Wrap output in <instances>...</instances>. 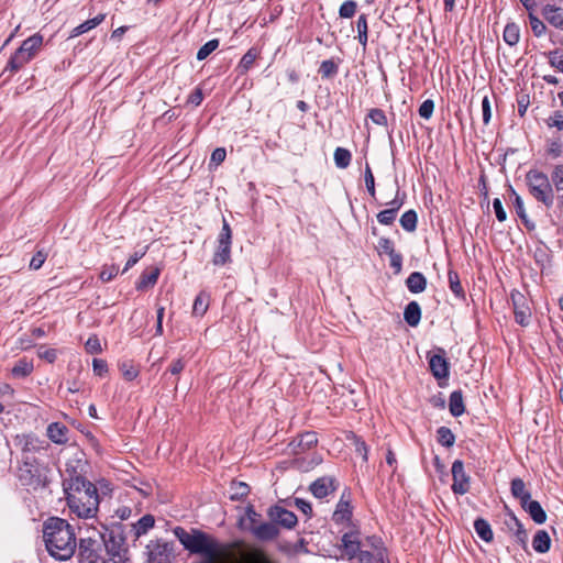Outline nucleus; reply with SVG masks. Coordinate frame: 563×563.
<instances>
[{
    "instance_id": "c03bdc74",
    "label": "nucleus",
    "mask_w": 563,
    "mask_h": 563,
    "mask_svg": "<svg viewBox=\"0 0 563 563\" xmlns=\"http://www.w3.org/2000/svg\"><path fill=\"white\" fill-rule=\"evenodd\" d=\"M357 27V40L358 43L365 48L368 41V25H367V16L365 14H361L356 21Z\"/></svg>"
},
{
    "instance_id": "39448f33",
    "label": "nucleus",
    "mask_w": 563,
    "mask_h": 563,
    "mask_svg": "<svg viewBox=\"0 0 563 563\" xmlns=\"http://www.w3.org/2000/svg\"><path fill=\"white\" fill-rule=\"evenodd\" d=\"M350 530L344 532L341 537V544L339 549L344 558L349 561L358 559L360 563H385L382 555H375L369 551L362 550L361 531L356 525H351Z\"/></svg>"
},
{
    "instance_id": "13d9d810",
    "label": "nucleus",
    "mask_w": 563,
    "mask_h": 563,
    "mask_svg": "<svg viewBox=\"0 0 563 563\" xmlns=\"http://www.w3.org/2000/svg\"><path fill=\"white\" fill-rule=\"evenodd\" d=\"M549 64L563 73V54L555 49L548 53Z\"/></svg>"
},
{
    "instance_id": "ddd939ff",
    "label": "nucleus",
    "mask_w": 563,
    "mask_h": 563,
    "mask_svg": "<svg viewBox=\"0 0 563 563\" xmlns=\"http://www.w3.org/2000/svg\"><path fill=\"white\" fill-rule=\"evenodd\" d=\"M267 516L277 527L279 526L287 530L294 529L298 523L297 516L279 505L271 506L267 510Z\"/></svg>"
},
{
    "instance_id": "c85d7f7f",
    "label": "nucleus",
    "mask_w": 563,
    "mask_h": 563,
    "mask_svg": "<svg viewBox=\"0 0 563 563\" xmlns=\"http://www.w3.org/2000/svg\"><path fill=\"white\" fill-rule=\"evenodd\" d=\"M404 319L410 327H417L421 320V307L417 301H410L404 310Z\"/></svg>"
},
{
    "instance_id": "412c9836",
    "label": "nucleus",
    "mask_w": 563,
    "mask_h": 563,
    "mask_svg": "<svg viewBox=\"0 0 563 563\" xmlns=\"http://www.w3.org/2000/svg\"><path fill=\"white\" fill-rule=\"evenodd\" d=\"M521 507L526 512L529 514L530 518L537 525H542L547 521V512L538 500H532L530 498L527 503H525V505H521Z\"/></svg>"
},
{
    "instance_id": "7ed1b4c3",
    "label": "nucleus",
    "mask_w": 563,
    "mask_h": 563,
    "mask_svg": "<svg viewBox=\"0 0 563 563\" xmlns=\"http://www.w3.org/2000/svg\"><path fill=\"white\" fill-rule=\"evenodd\" d=\"M174 534L180 544L191 554H199L202 559L219 560L223 554V545L211 534L192 528L187 531L183 527H176Z\"/></svg>"
},
{
    "instance_id": "cd10ccee",
    "label": "nucleus",
    "mask_w": 563,
    "mask_h": 563,
    "mask_svg": "<svg viewBox=\"0 0 563 563\" xmlns=\"http://www.w3.org/2000/svg\"><path fill=\"white\" fill-rule=\"evenodd\" d=\"M510 492L515 498L519 499L520 506L525 505V503L531 498V494L527 490L525 482L519 477L511 479Z\"/></svg>"
},
{
    "instance_id": "37998d69",
    "label": "nucleus",
    "mask_w": 563,
    "mask_h": 563,
    "mask_svg": "<svg viewBox=\"0 0 563 563\" xmlns=\"http://www.w3.org/2000/svg\"><path fill=\"white\" fill-rule=\"evenodd\" d=\"M352 154L347 148L336 147L334 151V163L338 168L344 169L350 166Z\"/></svg>"
},
{
    "instance_id": "ea45409f",
    "label": "nucleus",
    "mask_w": 563,
    "mask_h": 563,
    "mask_svg": "<svg viewBox=\"0 0 563 563\" xmlns=\"http://www.w3.org/2000/svg\"><path fill=\"white\" fill-rule=\"evenodd\" d=\"M340 59L334 60L333 58L325 59L320 64L318 69L322 78H333L339 73Z\"/></svg>"
},
{
    "instance_id": "6e6d98bb",
    "label": "nucleus",
    "mask_w": 563,
    "mask_h": 563,
    "mask_svg": "<svg viewBox=\"0 0 563 563\" xmlns=\"http://www.w3.org/2000/svg\"><path fill=\"white\" fill-rule=\"evenodd\" d=\"M551 180L556 190H563V164L554 166L551 174Z\"/></svg>"
},
{
    "instance_id": "052dcab7",
    "label": "nucleus",
    "mask_w": 563,
    "mask_h": 563,
    "mask_svg": "<svg viewBox=\"0 0 563 563\" xmlns=\"http://www.w3.org/2000/svg\"><path fill=\"white\" fill-rule=\"evenodd\" d=\"M37 356L52 364L57 358V350L46 349L45 346L42 345L37 349Z\"/></svg>"
},
{
    "instance_id": "b1692460",
    "label": "nucleus",
    "mask_w": 563,
    "mask_h": 563,
    "mask_svg": "<svg viewBox=\"0 0 563 563\" xmlns=\"http://www.w3.org/2000/svg\"><path fill=\"white\" fill-rule=\"evenodd\" d=\"M31 60L32 59L30 58V55H25L20 49H16L9 58L7 66L4 68V71H10L11 74H15Z\"/></svg>"
},
{
    "instance_id": "4c0bfd02",
    "label": "nucleus",
    "mask_w": 563,
    "mask_h": 563,
    "mask_svg": "<svg viewBox=\"0 0 563 563\" xmlns=\"http://www.w3.org/2000/svg\"><path fill=\"white\" fill-rule=\"evenodd\" d=\"M210 296L206 291H201L195 298L192 305V314L196 317H202L209 307Z\"/></svg>"
},
{
    "instance_id": "f257e3e1",
    "label": "nucleus",
    "mask_w": 563,
    "mask_h": 563,
    "mask_svg": "<svg viewBox=\"0 0 563 563\" xmlns=\"http://www.w3.org/2000/svg\"><path fill=\"white\" fill-rule=\"evenodd\" d=\"M43 539L51 556L69 560L76 552L77 538L74 527L59 517H49L43 523Z\"/></svg>"
},
{
    "instance_id": "603ef678",
    "label": "nucleus",
    "mask_w": 563,
    "mask_h": 563,
    "mask_svg": "<svg viewBox=\"0 0 563 563\" xmlns=\"http://www.w3.org/2000/svg\"><path fill=\"white\" fill-rule=\"evenodd\" d=\"M364 180L366 189L371 197L375 198L376 190H375V178L372 173L371 166L366 163L365 169H364Z\"/></svg>"
},
{
    "instance_id": "423d86ee",
    "label": "nucleus",
    "mask_w": 563,
    "mask_h": 563,
    "mask_svg": "<svg viewBox=\"0 0 563 563\" xmlns=\"http://www.w3.org/2000/svg\"><path fill=\"white\" fill-rule=\"evenodd\" d=\"M526 184L529 194L547 208L554 203V190L547 174L538 169H530L526 174Z\"/></svg>"
},
{
    "instance_id": "6ab92c4d",
    "label": "nucleus",
    "mask_w": 563,
    "mask_h": 563,
    "mask_svg": "<svg viewBox=\"0 0 563 563\" xmlns=\"http://www.w3.org/2000/svg\"><path fill=\"white\" fill-rule=\"evenodd\" d=\"M543 18L555 29L563 31V9L553 4H545L541 11Z\"/></svg>"
},
{
    "instance_id": "dca6fc26",
    "label": "nucleus",
    "mask_w": 563,
    "mask_h": 563,
    "mask_svg": "<svg viewBox=\"0 0 563 563\" xmlns=\"http://www.w3.org/2000/svg\"><path fill=\"white\" fill-rule=\"evenodd\" d=\"M338 485V481L333 476H322L310 484L309 490L316 498L322 499L334 493Z\"/></svg>"
},
{
    "instance_id": "9b49d317",
    "label": "nucleus",
    "mask_w": 563,
    "mask_h": 563,
    "mask_svg": "<svg viewBox=\"0 0 563 563\" xmlns=\"http://www.w3.org/2000/svg\"><path fill=\"white\" fill-rule=\"evenodd\" d=\"M148 563H172L173 545L163 540L151 541L147 547Z\"/></svg>"
},
{
    "instance_id": "a211bd4d",
    "label": "nucleus",
    "mask_w": 563,
    "mask_h": 563,
    "mask_svg": "<svg viewBox=\"0 0 563 563\" xmlns=\"http://www.w3.org/2000/svg\"><path fill=\"white\" fill-rule=\"evenodd\" d=\"M318 443L317 433L313 431H307L299 434L290 442L291 451L294 454H301L307 450H310Z\"/></svg>"
},
{
    "instance_id": "0e129e2a",
    "label": "nucleus",
    "mask_w": 563,
    "mask_h": 563,
    "mask_svg": "<svg viewBox=\"0 0 563 563\" xmlns=\"http://www.w3.org/2000/svg\"><path fill=\"white\" fill-rule=\"evenodd\" d=\"M378 252L379 254H387L390 255L395 252L394 243L388 238H380L378 241Z\"/></svg>"
},
{
    "instance_id": "7c9ffc66",
    "label": "nucleus",
    "mask_w": 563,
    "mask_h": 563,
    "mask_svg": "<svg viewBox=\"0 0 563 563\" xmlns=\"http://www.w3.org/2000/svg\"><path fill=\"white\" fill-rule=\"evenodd\" d=\"M532 548L538 553H547L551 549V538L545 530H538L532 539Z\"/></svg>"
},
{
    "instance_id": "c9c22d12",
    "label": "nucleus",
    "mask_w": 563,
    "mask_h": 563,
    "mask_svg": "<svg viewBox=\"0 0 563 563\" xmlns=\"http://www.w3.org/2000/svg\"><path fill=\"white\" fill-rule=\"evenodd\" d=\"M155 519L152 515H144L133 525V531L135 538H140L143 534H146L150 529L154 527Z\"/></svg>"
},
{
    "instance_id": "f03ea898",
    "label": "nucleus",
    "mask_w": 563,
    "mask_h": 563,
    "mask_svg": "<svg viewBox=\"0 0 563 563\" xmlns=\"http://www.w3.org/2000/svg\"><path fill=\"white\" fill-rule=\"evenodd\" d=\"M64 492L71 512L79 518H92L99 508V494L95 484L76 475L64 479Z\"/></svg>"
},
{
    "instance_id": "69168bd1",
    "label": "nucleus",
    "mask_w": 563,
    "mask_h": 563,
    "mask_svg": "<svg viewBox=\"0 0 563 563\" xmlns=\"http://www.w3.org/2000/svg\"><path fill=\"white\" fill-rule=\"evenodd\" d=\"M47 254L43 251H37L30 261V268L33 271L40 269L46 261Z\"/></svg>"
},
{
    "instance_id": "f3484780",
    "label": "nucleus",
    "mask_w": 563,
    "mask_h": 563,
    "mask_svg": "<svg viewBox=\"0 0 563 563\" xmlns=\"http://www.w3.org/2000/svg\"><path fill=\"white\" fill-rule=\"evenodd\" d=\"M250 531L260 541H273L279 536V528L272 520L252 525Z\"/></svg>"
},
{
    "instance_id": "9d476101",
    "label": "nucleus",
    "mask_w": 563,
    "mask_h": 563,
    "mask_svg": "<svg viewBox=\"0 0 563 563\" xmlns=\"http://www.w3.org/2000/svg\"><path fill=\"white\" fill-rule=\"evenodd\" d=\"M352 517H353V507L351 505V492L345 489L342 493V495L335 506V510L332 515V520L336 525H346L347 527H351V525H355L352 521Z\"/></svg>"
},
{
    "instance_id": "2f4dec72",
    "label": "nucleus",
    "mask_w": 563,
    "mask_h": 563,
    "mask_svg": "<svg viewBox=\"0 0 563 563\" xmlns=\"http://www.w3.org/2000/svg\"><path fill=\"white\" fill-rule=\"evenodd\" d=\"M34 369L33 362L26 357L18 360L11 369V374L15 378H24L29 376Z\"/></svg>"
},
{
    "instance_id": "1a4fd4ad",
    "label": "nucleus",
    "mask_w": 563,
    "mask_h": 563,
    "mask_svg": "<svg viewBox=\"0 0 563 563\" xmlns=\"http://www.w3.org/2000/svg\"><path fill=\"white\" fill-rule=\"evenodd\" d=\"M79 563H106L101 555V544L92 538H81L77 543Z\"/></svg>"
},
{
    "instance_id": "4d7b16f0",
    "label": "nucleus",
    "mask_w": 563,
    "mask_h": 563,
    "mask_svg": "<svg viewBox=\"0 0 563 563\" xmlns=\"http://www.w3.org/2000/svg\"><path fill=\"white\" fill-rule=\"evenodd\" d=\"M119 273V267L117 265H104L102 268H101V272H100V279L104 283H108L110 280H112Z\"/></svg>"
},
{
    "instance_id": "e433bc0d",
    "label": "nucleus",
    "mask_w": 563,
    "mask_h": 563,
    "mask_svg": "<svg viewBox=\"0 0 563 563\" xmlns=\"http://www.w3.org/2000/svg\"><path fill=\"white\" fill-rule=\"evenodd\" d=\"M260 52L255 47H251L241 58L238 69L240 74L247 73L252 67L256 58L258 57Z\"/></svg>"
},
{
    "instance_id": "6e6552de",
    "label": "nucleus",
    "mask_w": 563,
    "mask_h": 563,
    "mask_svg": "<svg viewBox=\"0 0 563 563\" xmlns=\"http://www.w3.org/2000/svg\"><path fill=\"white\" fill-rule=\"evenodd\" d=\"M217 250L212 257L216 266H223L231 262L232 231L228 221L223 218L222 229L218 235Z\"/></svg>"
},
{
    "instance_id": "49530a36",
    "label": "nucleus",
    "mask_w": 563,
    "mask_h": 563,
    "mask_svg": "<svg viewBox=\"0 0 563 563\" xmlns=\"http://www.w3.org/2000/svg\"><path fill=\"white\" fill-rule=\"evenodd\" d=\"M231 490H232L231 499L239 500L249 495L250 487L247 484H245L243 482H232Z\"/></svg>"
},
{
    "instance_id": "393cba45",
    "label": "nucleus",
    "mask_w": 563,
    "mask_h": 563,
    "mask_svg": "<svg viewBox=\"0 0 563 563\" xmlns=\"http://www.w3.org/2000/svg\"><path fill=\"white\" fill-rule=\"evenodd\" d=\"M239 563H276L265 551L251 549L244 552Z\"/></svg>"
},
{
    "instance_id": "a18cd8bd",
    "label": "nucleus",
    "mask_w": 563,
    "mask_h": 563,
    "mask_svg": "<svg viewBox=\"0 0 563 563\" xmlns=\"http://www.w3.org/2000/svg\"><path fill=\"white\" fill-rule=\"evenodd\" d=\"M529 24L534 36L541 37L547 32L544 22L536 15L534 11L528 13Z\"/></svg>"
},
{
    "instance_id": "e2e57ef3",
    "label": "nucleus",
    "mask_w": 563,
    "mask_h": 563,
    "mask_svg": "<svg viewBox=\"0 0 563 563\" xmlns=\"http://www.w3.org/2000/svg\"><path fill=\"white\" fill-rule=\"evenodd\" d=\"M396 216L394 210L385 209L377 213V221L383 225H390L394 223Z\"/></svg>"
},
{
    "instance_id": "864d4df0",
    "label": "nucleus",
    "mask_w": 563,
    "mask_h": 563,
    "mask_svg": "<svg viewBox=\"0 0 563 563\" xmlns=\"http://www.w3.org/2000/svg\"><path fill=\"white\" fill-rule=\"evenodd\" d=\"M367 117L372 120L373 123L382 126L387 125V117L385 112L379 108H373L369 110Z\"/></svg>"
},
{
    "instance_id": "79ce46f5",
    "label": "nucleus",
    "mask_w": 563,
    "mask_h": 563,
    "mask_svg": "<svg viewBox=\"0 0 563 563\" xmlns=\"http://www.w3.org/2000/svg\"><path fill=\"white\" fill-rule=\"evenodd\" d=\"M437 440L442 446L451 448L455 443V435L450 428L442 426L437 430Z\"/></svg>"
},
{
    "instance_id": "f704fd0d",
    "label": "nucleus",
    "mask_w": 563,
    "mask_h": 563,
    "mask_svg": "<svg viewBox=\"0 0 563 563\" xmlns=\"http://www.w3.org/2000/svg\"><path fill=\"white\" fill-rule=\"evenodd\" d=\"M503 38L509 46H515L520 40V27L515 22H509L506 24Z\"/></svg>"
},
{
    "instance_id": "a19ab883",
    "label": "nucleus",
    "mask_w": 563,
    "mask_h": 563,
    "mask_svg": "<svg viewBox=\"0 0 563 563\" xmlns=\"http://www.w3.org/2000/svg\"><path fill=\"white\" fill-rule=\"evenodd\" d=\"M400 225L407 232H413L417 229L418 216L415 210H407L400 217Z\"/></svg>"
},
{
    "instance_id": "58836bf2",
    "label": "nucleus",
    "mask_w": 563,
    "mask_h": 563,
    "mask_svg": "<svg viewBox=\"0 0 563 563\" xmlns=\"http://www.w3.org/2000/svg\"><path fill=\"white\" fill-rule=\"evenodd\" d=\"M510 530H515V537L522 547L527 544V531L521 521L514 515H510V522L507 523Z\"/></svg>"
},
{
    "instance_id": "c756f323",
    "label": "nucleus",
    "mask_w": 563,
    "mask_h": 563,
    "mask_svg": "<svg viewBox=\"0 0 563 563\" xmlns=\"http://www.w3.org/2000/svg\"><path fill=\"white\" fill-rule=\"evenodd\" d=\"M449 410L450 413L455 418L462 416L465 412L462 390L459 389L451 393L449 398Z\"/></svg>"
},
{
    "instance_id": "338daca9",
    "label": "nucleus",
    "mask_w": 563,
    "mask_h": 563,
    "mask_svg": "<svg viewBox=\"0 0 563 563\" xmlns=\"http://www.w3.org/2000/svg\"><path fill=\"white\" fill-rule=\"evenodd\" d=\"M389 256V265L395 274H399L402 268V255L398 252L391 253Z\"/></svg>"
},
{
    "instance_id": "4be33fe9",
    "label": "nucleus",
    "mask_w": 563,
    "mask_h": 563,
    "mask_svg": "<svg viewBox=\"0 0 563 563\" xmlns=\"http://www.w3.org/2000/svg\"><path fill=\"white\" fill-rule=\"evenodd\" d=\"M510 191L511 195L514 196L512 205L517 216L520 218L522 224L526 227L528 231H533L536 229V224L528 218L522 198L515 191L512 187H510Z\"/></svg>"
},
{
    "instance_id": "f8f14e48",
    "label": "nucleus",
    "mask_w": 563,
    "mask_h": 563,
    "mask_svg": "<svg viewBox=\"0 0 563 563\" xmlns=\"http://www.w3.org/2000/svg\"><path fill=\"white\" fill-rule=\"evenodd\" d=\"M452 473V492L455 495H465L470 490L471 477L466 474L462 460H455L451 467Z\"/></svg>"
},
{
    "instance_id": "0eeeda50",
    "label": "nucleus",
    "mask_w": 563,
    "mask_h": 563,
    "mask_svg": "<svg viewBox=\"0 0 563 563\" xmlns=\"http://www.w3.org/2000/svg\"><path fill=\"white\" fill-rule=\"evenodd\" d=\"M104 548L109 555L118 558L119 561L113 563H125L123 555L126 553L125 538L121 527L112 528L101 534Z\"/></svg>"
},
{
    "instance_id": "680f3d73",
    "label": "nucleus",
    "mask_w": 563,
    "mask_h": 563,
    "mask_svg": "<svg viewBox=\"0 0 563 563\" xmlns=\"http://www.w3.org/2000/svg\"><path fill=\"white\" fill-rule=\"evenodd\" d=\"M434 110V102L431 99L424 100L419 107V115L426 120L432 117Z\"/></svg>"
},
{
    "instance_id": "5701e85b",
    "label": "nucleus",
    "mask_w": 563,
    "mask_h": 563,
    "mask_svg": "<svg viewBox=\"0 0 563 563\" xmlns=\"http://www.w3.org/2000/svg\"><path fill=\"white\" fill-rule=\"evenodd\" d=\"M68 428L60 422H52L47 427V437L56 444H65L68 441Z\"/></svg>"
},
{
    "instance_id": "8fccbe9b",
    "label": "nucleus",
    "mask_w": 563,
    "mask_h": 563,
    "mask_svg": "<svg viewBox=\"0 0 563 563\" xmlns=\"http://www.w3.org/2000/svg\"><path fill=\"white\" fill-rule=\"evenodd\" d=\"M120 371L124 379L129 382L134 380L140 374L139 369L130 362L121 363Z\"/></svg>"
},
{
    "instance_id": "72a5a7b5",
    "label": "nucleus",
    "mask_w": 563,
    "mask_h": 563,
    "mask_svg": "<svg viewBox=\"0 0 563 563\" xmlns=\"http://www.w3.org/2000/svg\"><path fill=\"white\" fill-rule=\"evenodd\" d=\"M474 530L477 536L485 542H490L494 539V533L489 522L483 518H477L474 521Z\"/></svg>"
},
{
    "instance_id": "4468645a",
    "label": "nucleus",
    "mask_w": 563,
    "mask_h": 563,
    "mask_svg": "<svg viewBox=\"0 0 563 563\" xmlns=\"http://www.w3.org/2000/svg\"><path fill=\"white\" fill-rule=\"evenodd\" d=\"M510 298L514 306L515 321L521 327H527L531 319V310L527 298L518 290H514Z\"/></svg>"
},
{
    "instance_id": "2eb2a0df",
    "label": "nucleus",
    "mask_w": 563,
    "mask_h": 563,
    "mask_svg": "<svg viewBox=\"0 0 563 563\" xmlns=\"http://www.w3.org/2000/svg\"><path fill=\"white\" fill-rule=\"evenodd\" d=\"M438 352V354L428 353L427 358L429 360V367L437 379H446L450 372L445 351L442 347H439Z\"/></svg>"
},
{
    "instance_id": "5fc2aeb1",
    "label": "nucleus",
    "mask_w": 563,
    "mask_h": 563,
    "mask_svg": "<svg viewBox=\"0 0 563 563\" xmlns=\"http://www.w3.org/2000/svg\"><path fill=\"white\" fill-rule=\"evenodd\" d=\"M85 349L89 354H98L102 352L101 343L96 334L88 338L85 344Z\"/></svg>"
},
{
    "instance_id": "20e7f679",
    "label": "nucleus",
    "mask_w": 563,
    "mask_h": 563,
    "mask_svg": "<svg viewBox=\"0 0 563 563\" xmlns=\"http://www.w3.org/2000/svg\"><path fill=\"white\" fill-rule=\"evenodd\" d=\"M27 441L23 448L22 460L16 470V477L22 486L37 489L48 485V467L32 452Z\"/></svg>"
},
{
    "instance_id": "bf43d9fd",
    "label": "nucleus",
    "mask_w": 563,
    "mask_h": 563,
    "mask_svg": "<svg viewBox=\"0 0 563 563\" xmlns=\"http://www.w3.org/2000/svg\"><path fill=\"white\" fill-rule=\"evenodd\" d=\"M355 452L362 456L364 462L368 461V446L361 438L353 434Z\"/></svg>"
},
{
    "instance_id": "aec40b11",
    "label": "nucleus",
    "mask_w": 563,
    "mask_h": 563,
    "mask_svg": "<svg viewBox=\"0 0 563 563\" xmlns=\"http://www.w3.org/2000/svg\"><path fill=\"white\" fill-rule=\"evenodd\" d=\"M159 274L161 269L158 267H152L150 269L144 271L139 277V280L136 282V290L144 291L153 287L157 283Z\"/></svg>"
},
{
    "instance_id": "473e14b6",
    "label": "nucleus",
    "mask_w": 563,
    "mask_h": 563,
    "mask_svg": "<svg viewBox=\"0 0 563 563\" xmlns=\"http://www.w3.org/2000/svg\"><path fill=\"white\" fill-rule=\"evenodd\" d=\"M104 18H106V15L100 13V14L96 15L95 18L82 22L81 24H79L73 29V31L70 33V37L79 36L81 34L95 29L104 20Z\"/></svg>"
},
{
    "instance_id": "774afa93",
    "label": "nucleus",
    "mask_w": 563,
    "mask_h": 563,
    "mask_svg": "<svg viewBox=\"0 0 563 563\" xmlns=\"http://www.w3.org/2000/svg\"><path fill=\"white\" fill-rule=\"evenodd\" d=\"M547 124L550 128H556L563 130V113L555 111L551 117L548 118Z\"/></svg>"
},
{
    "instance_id": "3c124183",
    "label": "nucleus",
    "mask_w": 563,
    "mask_h": 563,
    "mask_svg": "<svg viewBox=\"0 0 563 563\" xmlns=\"http://www.w3.org/2000/svg\"><path fill=\"white\" fill-rule=\"evenodd\" d=\"M357 4L353 0H346L344 1L340 9H339V15L344 19L352 18L356 12Z\"/></svg>"
},
{
    "instance_id": "bb28decb",
    "label": "nucleus",
    "mask_w": 563,
    "mask_h": 563,
    "mask_svg": "<svg viewBox=\"0 0 563 563\" xmlns=\"http://www.w3.org/2000/svg\"><path fill=\"white\" fill-rule=\"evenodd\" d=\"M406 286L412 294H420L427 288V278L420 272H412L406 279Z\"/></svg>"
},
{
    "instance_id": "a878e982",
    "label": "nucleus",
    "mask_w": 563,
    "mask_h": 563,
    "mask_svg": "<svg viewBox=\"0 0 563 563\" xmlns=\"http://www.w3.org/2000/svg\"><path fill=\"white\" fill-rule=\"evenodd\" d=\"M42 44L43 36L36 33L24 40L18 49H20L25 55H30V58L33 59Z\"/></svg>"
},
{
    "instance_id": "09e8293b",
    "label": "nucleus",
    "mask_w": 563,
    "mask_h": 563,
    "mask_svg": "<svg viewBox=\"0 0 563 563\" xmlns=\"http://www.w3.org/2000/svg\"><path fill=\"white\" fill-rule=\"evenodd\" d=\"M448 277H449V284H450L451 291L456 297H463L464 290H463V287L460 282L459 274L456 272L450 271L448 274Z\"/></svg>"
},
{
    "instance_id": "de8ad7c7",
    "label": "nucleus",
    "mask_w": 563,
    "mask_h": 563,
    "mask_svg": "<svg viewBox=\"0 0 563 563\" xmlns=\"http://www.w3.org/2000/svg\"><path fill=\"white\" fill-rule=\"evenodd\" d=\"M219 47V40L213 38L203 44L197 52V59L203 60L206 59L212 52H214Z\"/></svg>"
}]
</instances>
